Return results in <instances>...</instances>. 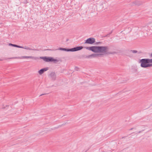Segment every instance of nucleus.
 <instances>
[{
	"label": "nucleus",
	"instance_id": "a878e982",
	"mask_svg": "<svg viewBox=\"0 0 152 152\" xmlns=\"http://www.w3.org/2000/svg\"><path fill=\"white\" fill-rule=\"evenodd\" d=\"M5 108V107H3L4 109Z\"/></svg>",
	"mask_w": 152,
	"mask_h": 152
},
{
	"label": "nucleus",
	"instance_id": "5701e85b",
	"mask_svg": "<svg viewBox=\"0 0 152 152\" xmlns=\"http://www.w3.org/2000/svg\"><path fill=\"white\" fill-rule=\"evenodd\" d=\"M112 33V31H111V32H110L109 34H111Z\"/></svg>",
	"mask_w": 152,
	"mask_h": 152
},
{
	"label": "nucleus",
	"instance_id": "9b49d317",
	"mask_svg": "<svg viewBox=\"0 0 152 152\" xmlns=\"http://www.w3.org/2000/svg\"><path fill=\"white\" fill-rule=\"evenodd\" d=\"M48 69V67H46L38 71V73L40 75H42L45 72L47 71Z\"/></svg>",
	"mask_w": 152,
	"mask_h": 152
},
{
	"label": "nucleus",
	"instance_id": "f3484780",
	"mask_svg": "<svg viewBox=\"0 0 152 152\" xmlns=\"http://www.w3.org/2000/svg\"><path fill=\"white\" fill-rule=\"evenodd\" d=\"M138 1H136L133 2V4L136 5H138L137 4Z\"/></svg>",
	"mask_w": 152,
	"mask_h": 152
},
{
	"label": "nucleus",
	"instance_id": "f8f14e48",
	"mask_svg": "<svg viewBox=\"0 0 152 152\" xmlns=\"http://www.w3.org/2000/svg\"><path fill=\"white\" fill-rule=\"evenodd\" d=\"M23 58H30L34 60H37V58L36 57H34L32 56H23Z\"/></svg>",
	"mask_w": 152,
	"mask_h": 152
},
{
	"label": "nucleus",
	"instance_id": "ddd939ff",
	"mask_svg": "<svg viewBox=\"0 0 152 152\" xmlns=\"http://www.w3.org/2000/svg\"><path fill=\"white\" fill-rule=\"evenodd\" d=\"M9 45L11 46H13L14 47H17V48H23V46H19V45H16L13 44H12L11 43H10L9 44Z\"/></svg>",
	"mask_w": 152,
	"mask_h": 152
},
{
	"label": "nucleus",
	"instance_id": "7ed1b4c3",
	"mask_svg": "<svg viewBox=\"0 0 152 152\" xmlns=\"http://www.w3.org/2000/svg\"><path fill=\"white\" fill-rule=\"evenodd\" d=\"M140 63V66L143 68H147L152 66V64H148L146 58L140 59L139 62Z\"/></svg>",
	"mask_w": 152,
	"mask_h": 152
},
{
	"label": "nucleus",
	"instance_id": "4468645a",
	"mask_svg": "<svg viewBox=\"0 0 152 152\" xmlns=\"http://www.w3.org/2000/svg\"><path fill=\"white\" fill-rule=\"evenodd\" d=\"M23 48V49H25L30 50H33V49H32L30 48L26 47V46L25 47H23V48Z\"/></svg>",
	"mask_w": 152,
	"mask_h": 152
},
{
	"label": "nucleus",
	"instance_id": "a211bd4d",
	"mask_svg": "<svg viewBox=\"0 0 152 152\" xmlns=\"http://www.w3.org/2000/svg\"><path fill=\"white\" fill-rule=\"evenodd\" d=\"M102 42H96V44H102Z\"/></svg>",
	"mask_w": 152,
	"mask_h": 152
},
{
	"label": "nucleus",
	"instance_id": "412c9836",
	"mask_svg": "<svg viewBox=\"0 0 152 152\" xmlns=\"http://www.w3.org/2000/svg\"><path fill=\"white\" fill-rule=\"evenodd\" d=\"M133 129V128H131V129H129V130H132Z\"/></svg>",
	"mask_w": 152,
	"mask_h": 152
},
{
	"label": "nucleus",
	"instance_id": "f03ea898",
	"mask_svg": "<svg viewBox=\"0 0 152 152\" xmlns=\"http://www.w3.org/2000/svg\"><path fill=\"white\" fill-rule=\"evenodd\" d=\"M108 47L105 46H98V53H104L105 54H114L117 53L115 51L108 52Z\"/></svg>",
	"mask_w": 152,
	"mask_h": 152
},
{
	"label": "nucleus",
	"instance_id": "2eb2a0df",
	"mask_svg": "<svg viewBox=\"0 0 152 152\" xmlns=\"http://www.w3.org/2000/svg\"><path fill=\"white\" fill-rule=\"evenodd\" d=\"M148 64H150V63H152V58L150 59L149 58H146Z\"/></svg>",
	"mask_w": 152,
	"mask_h": 152
},
{
	"label": "nucleus",
	"instance_id": "b1692460",
	"mask_svg": "<svg viewBox=\"0 0 152 152\" xmlns=\"http://www.w3.org/2000/svg\"><path fill=\"white\" fill-rule=\"evenodd\" d=\"M150 56L151 57H152V53L151 54Z\"/></svg>",
	"mask_w": 152,
	"mask_h": 152
},
{
	"label": "nucleus",
	"instance_id": "0eeeda50",
	"mask_svg": "<svg viewBox=\"0 0 152 152\" xmlns=\"http://www.w3.org/2000/svg\"><path fill=\"white\" fill-rule=\"evenodd\" d=\"M138 53L139 54L140 53H141V52H138L137 50H130L128 51V52H127V56L129 57H132V55L131 54V53Z\"/></svg>",
	"mask_w": 152,
	"mask_h": 152
},
{
	"label": "nucleus",
	"instance_id": "393cba45",
	"mask_svg": "<svg viewBox=\"0 0 152 152\" xmlns=\"http://www.w3.org/2000/svg\"><path fill=\"white\" fill-rule=\"evenodd\" d=\"M126 137V136H124V137H122V138H125Z\"/></svg>",
	"mask_w": 152,
	"mask_h": 152
},
{
	"label": "nucleus",
	"instance_id": "f257e3e1",
	"mask_svg": "<svg viewBox=\"0 0 152 152\" xmlns=\"http://www.w3.org/2000/svg\"><path fill=\"white\" fill-rule=\"evenodd\" d=\"M83 48V47L82 46H77L72 48H59L58 49H56L55 50L51 49H45L44 50H49L53 51L56 50H63L66 52H75L79 51L82 50Z\"/></svg>",
	"mask_w": 152,
	"mask_h": 152
},
{
	"label": "nucleus",
	"instance_id": "4be33fe9",
	"mask_svg": "<svg viewBox=\"0 0 152 152\" xmlns=\"http://www.w3.org/2000/svg\"><path fill=\"white\" fill-rule=\"evenodd\" d=\"M112 33V31H111V32H110L109 34H111Z\"/></svg>",
	"mask_w": 152,
	"mask_h": 152
},
{
	"label": "nucleus",
	"instance_id": "39448f33",
	"mask_svg": "<svg viewBox=\"0 0 152 152\" xmlns=\"http://www.w3.org/2000/svg\"><path fill=\"white\" fill-rule=\"evenodd\" d=\"M95 42V39L93 37H90L87 39L85 42L84 44H92Z\"/></svg>",
	"mask_w": 152,
	"mask_h": 152
},
{
	"label": "nucleus",
	"instance_id": "20e7f679",
	"mask_svg": "<svg viewBox=\"0 0 152 152\" xmlns=\"http://www.w3.org/2000/svg\"><path fill=\"white\" fill-rule=\"evenodd\" d=\"M40 58L42 59L44 61L47 62H52L53 61L54 63H56L59 60L57 59H54L53 58L51 57H40Z\"/></svg>",
	"mask_w": 152,
	"mask_h": 152
},
{
	"label": "nucleus",
	"instance_id": "dca6fc26",
	"mask_svg": "<svg viewBox=\"0 0 152 152\" xmlns=\"http://www.w3.org/2000/svg\"><path fill=\"white\" fill-rule=\"evenodd\" d=\"M3 58L2 59H0V61H2L4 60H7V59H12V58Z\"/></svg>",
	"mask_w": 152,
	"mask_h": 152
},
{
	"label": "nucleus",
	"instance_id": "423d86ee",
	"mask_svg": "<svg viewBox=\"0 0 152 152\" xmlns=\"http://www.w3.org/2000/svg\"><path fill=\"white\" fill-rule=\"evenodd\" d=\"M86 49L95 53H98V46H91L86 47Z\"/></svg>",
	"mask_w": 152,
	"mask_h": 152
},
{
	"label": "nucleus",
	"instance_id": "1a4fd4ad",
	"mask_svg": "<svg viewBox=\"0 0 152 152\" xmlns=\"http://www.w3.org/2000/svg\"><path fill=\"white\" fill-rule=\"evenodd\" d=\"M78 58L79 59L83 58H91V55H89V56H87L85 55H83L81 56H79L78 57Z\"/></svg>",
	"mask_w": 152,
	"mask_h": 152
},
{
	"label": "nucleus",
	"instance_id": "bb28decb",
	"mask_svg": "<svg viewBox=\"0 0 152 152\" xmlns=\"http://www.w3.org/2000/svg\"><path fill=\"white\" fill-rule=\"evenodd\" d=\"M151 105H152V104H151Z\"/></svg>",
	"mask_w": 152,
	"mask_h": 152
},
{
	"label": "nucleus",
	"instance_id": "aec40b11",
	"mask_svg": "<svg viewBox=\"0 0 152 152\" xmlns=\"http://www.w3.org/2000/svg\"><path fill=\"white\" fill-rule=\"evenodd\" d=\"M144 130H142V131H139V132H138V133H141L143 131H144Z\"/></svg>",
	"mask_w": 152,
	"mask_h": 152
},
{
	"label": "nucleus",
	"instance_id": "6e6552de",
	"mask_svg": "<svg viewBox=\"0 0 152 152\" xmlns=\"http://www.w3.org/2000/svg\"><path fill=\"white\" fill-rule=\"evenodd\" d=\"M49 76L52 80L54 81L56 80V77L55 72H51L49 75Z\"/></svg>",
	"mask_w": 152,
	"mask_h": 152
},
{
	"label": "nucleus",
	"instance_id": "6ab92c4d",
	"mask_svg": "<svg viewBox=\"0 0 152 152\" xmlns=\"http://www.w3.org/2000/svg\"><path fill=\"white\" fill-rule=\"evenodd\" d=\"M41 94L40 95H39V96H42L43 95H45V94Z\"/></svg>",
	"mask_w": 152,
	"mask_h": 152
},
{
	"label": "nucleus",
	"instance_id": "9d476101",
	"mask_svg": "<svg viewBox=\"0 0 152 152\" xmlns=\"http://www.w3.org/2000/svg\"><path fill=\"white\" fill-rule=\"evenodd\" d=\"M91 55V58H97L98 57H101L104 55V54L102 53H98V54H92Z\"/></svg>",
	"mask_w": 152,
	"mask_h": 152
}]
</instances>
